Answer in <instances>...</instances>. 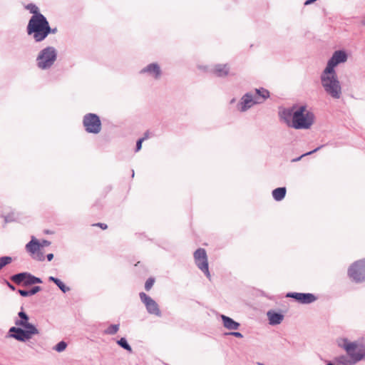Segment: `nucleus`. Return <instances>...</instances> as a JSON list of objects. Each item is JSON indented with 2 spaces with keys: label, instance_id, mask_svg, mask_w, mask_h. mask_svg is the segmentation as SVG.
<instances>
[{
  "label": "nucleus",
  "instance_id": "nucleus-26",
  "mask_svg": "<svg viewBox=\"0 0 365 365\" xmlns=\"http://www.w3.org/2000/svg\"><path fill=\"white\" fill-rule=\"evenodd\" d=\"M119 329V326L117 324L110 325L108 327L106 332L108 334H115Z\"/></svg>",
  "mask_w": 365,
  "mask_h": 365
},
{
  "label": "nucleus",
  "instance_id": "nucleus-22",
  "mask_svg": "<svg viewBox=\"0 0 365 365\" xmlns=\"http://www.w3.org/2000/svg\"><path fill=\"white\" fill-rule=\"evenodd\" d=\"M41 290V287L38 286L34 287L30 290H23V289H19L18 292L22 296V297H28L31 296L37 292H38Z\"/></svg>",
  "mask_w": 365,
  "mask_h": 365
},
{
  "label": "nucleus",
  "instance_id": "nucleus-25",
  "mask_svg": "<svg viewBox=\"0 0 365 365\" xmlns=\"http://www.w3.org/2000/svg\"><path fill=\"white\" fill-rule=\"evenodd\" d=\"M12 261L10 257H0V270L6 265L10 264Z\"/></svg>",
  "mask_w": 365,
  "mask_h": 365
},
{
  "label": "nucleus",
  "instance_id": "nucleus-34",
  "mask_svg": "<svg viewBox=\"0 0 365 365\" xmlns=\"http://www.w3.org/2000/svg\"><path fill=\"white\" fill-rule=\"evenodd\" d=\"M319 149V148H317L314 149V150H312V151L308 152V153H305V154L302 155L299 158V159H300L301 158H302L303 156H304V155H311V154H312V153H315V152H316V151H317Z\"/></svg>",
  "mask_w": 365,
  "mask_h": 365
},
{
  "label": "nucleus",
  "instance_id": "nucleus-12",
  "mask_svg": "<svg viewBox=\"0 0 365 365\" xmlns=\"http://www.w3.org/2000/svg\"><path fill=\"white\" fill-rule=\"evenodd\" d=\"M347 56L344 51H335L331 58V59L328 61L326 69L334 71V67L340 63H344L346 61Z\"/></svg>",
  "mask_w": 365,
  "mask_h": 365
},
{
  "label": "nucleus",
  "instance_id": "nucleus-30",
  "mask_svg": "<svg viewBox=\"0 0 365 365\" xmlns=\"http://www.w3.org/2000/svg\"><path fill=\"white\" fill-rule=\"evenodd\" d=\"M145 140V138H142L139 139L136 143V151H138L141 149L142 143Z\"/></svg>",
  "mask_w": 365,
  "mask_h": 365
},
{
  "label": "nucleus",
  "instance_id": "nucleus-11",
  "mask_svg": "<svg viewBox=\"0 0 365 365\" xmlns=\"http://www.w3.org/2000/svg\"><path fill=\"white\" fill-rule=\"evenodd\" d=\"M140 298L141 301L145 304L148 312L151 314L160 316V311L158 304L145 293H140Z\"/></svg>",
  "mask_w": 365,
  "mask_h": 365
},
{
  "label": "nucleus",
  "instance_id": "nucleus-14",
  "mask_svg": "<svg viewBox=\"0 0 365 365\" xmlns=\"http://www.w3.org/2000/svg\"><path fill=\"white\" fill-rule=\"evenodd\" d=\"M141 73H148L154 78L158 79L161 75V70L158 64L150 63L145 67L141 71Z\"/></svg>",
  "mask_w": 365,
  "mask_h": 365
},
{
  "label": "nucleus",
  "instance_id": "nucleus-16",
  "mask_svg": "<svg viewBox=\"0 0 365 365\" xmlns=\"http://www.w3.org/2000/svg\"><path fill=\"white\" fill-rule=\"evenodd\" d=\"M221 318L222 319L224 327L227 329L236 330L239 328L240 324L235 322L232 319L225 315H222Z\"/></svg>",
  "mask_w": 365,
  "mask_h": 365
},
{
  "label": "nucleus",
  "instance_id": "nucleus-4",
  "mask_svg": "<svg viewBox=\"0 0 365 365\" xmlns=\"http://www.w3.org/2000/svg\"><path fill=\"white\" fill-rule=\"evenodd\" d=\"M57 53L53 47L48 46L40 51L37 58V65L41 69L50 68L56 61Z\"/></svg>",
  "mask_w": 365,
  "mask_h": 365
},
{
  "label": "nucleus",
  "instance_id": "nucleus-3",
  "mask_svg": "<svg viewBox=\"0 0 365 365\" xmlns=\"http://www.w3.org/2000/svg\"><path fill=\"white\" fill-rule=\"evenodd\" d=\"M314 119V114L306 106H300L293 111L292 126L295 129H308L313 124Z\"/></svg>",
  "mask_w": 365,
  "mask_h": 365
},
{
  "label": "nucleus",
  "instance_id": "nucleus-39",
  "mask_svg": "<svg viewBox=\"0 0 365 365\" xmlns=\"http://www.w3.org/2000/svg\"><path fill=\"white\" fill-rule=\"evenodd\" d=\"M143 138H145V139H147L148 138V133H145V136Z\"/></svg>",
  "mask_w": 365,
  "mask_h": 365
},
{
  "label": "nucleus",
  "instance_id": "nucleus-33",
  "mask_svg": "<svg viewBox=\"0 0 365 365\" xmlns=\"http://www.w3.org/2000/svg\"><path fill=\"white\" fill-rule=\"evenodd\" d=\"M228 334L233 335L238 338L242 337V334L240 332H231V333H229Z\"/></svg>",
  "mask_w": 365,
  "mask_h": 365
},
{
  "label": "nucleus",
  "instance_id": "nucleus-37",
  "mask_svg": "<svg viewBox=\"0 0 365 365\" xmlns=\"http://www.w3.org/2000/svg\"><path fill=\"white\" fill-rule=\"evenodd\" d=\"M49 280H50V281H52V282H53L55 283V281L58 280V279H56V278H55V277H49Z\"/></svg>",
  "mask_w": 365,
  "mask_h": 365
},
{
  "label": "nucleus",
  "instance_id": "nucleus-38",
  "mask_svg": "<svg viewBox=\"0 0 365 365\" xmlns=\"http://www.w3.org/2000/svg\"><path fill=\"white\" fill-rule=\"evenodd\" d=\"M6 283H7V285L9 286V287L11 289H12V290H14V289H15L14 287L12 284H10L9 282H7Z\"/></svg>",
  "mask_w": 365,
  "mask_h": 365
},
{
  "label": "nucleus",
  "instance_id": "nucleus-1",
  "mask_svg": "<svg viewBox=\"0 0 365 365\" xmlns=\"http://www.w3.org/2000/svg\"><path fill=\"white\" fill-rule=\"evenodd\" d=\"M51 32L48 21L43 15L32 16L27 25V33L36 42L43 41Z\"/></svg>",
  "mask_w": 365,
  "mask_h": 365
},
{
  "label": "nucleus",
  "instance_id": "nucleus-7",
  "mask_svg": "<svg viewBox=\"0 0 365 365\" xmlns=\"http://www.w3.org/2000/svg\"><path fill=\"white\" fill-rule=\"evenodd\" d=\"M194 259L197 267L205 273L207 278L210 279L206 251L202 248L197 249L194 252Z\"/></svg>",
  "mask_w": 365,
  "mask_h": 365
},
{
  "label": "nucleus",
  "instance_id": "nucleus-31",
  "mask_svg": "<svg viewBox=\"0 0 365 365\" xmlns=\"http://www.w3.org/2000/svg\"><path fill=\"white\" fill-rule=\"evenodd\" d=\"M93 226L98 227L102 230H106L108 228V225L106 224L101 222L93 224Z\"/></svg>",
  "mask_w": 365,
  "mask_h": 365
},
{
  "label": "nucleus",
  "instance_id": "nucleus-23",
  "mask_svg": "<svg viewBox=\"0 0 365 365\" xmlns=\"http://www.w3.org/2000/svg\"><path fill=\"white\" fill-rule=\"evenodd\" d=\"M25 8L30 11V13L33 14V16L36 15H43L39 12L38 8L34 4H27Z\"/></svg>",
  "mask_w": 365,
  "mask_h": 365
},
{
  "label": "nucleus",
  "instance_id": "nucleus-27",
  "mask_svg": "<svg viewBox=\"0 0 365 365\" xmlns=\"http://www.w3.org/2000/svg\"><path fill=\"white\" fill-rule=\"evenodd\" d=\"M154 283H155V279L153 277L148 278L145 283V290L149 291L153 287Z\"/></svg>",
  "mask_w": 365,
  "mask_h": 365
},
{
  "label": "nucleus",
  "instance_id": "nucleus-6",
  "mask_svg": "<svg viewBox=\"0 0 365 365\" xmlns=\"http://www.w3.org/2000/svg\"><path fill=\"white\" fill-rule=\"evenodd\" d=\"M83 124L86 130L90 133L97 134L101 130L99 117L94 113H88L83 117Z\"/></svg>",
  "mask_w": 365,
  "mask_h": 365
},
{
  "label": "nucleus",
  "instance_id": "nucleus-21",
  "mask_svg": "<svg viewBox=\"0 0 365 365\" xmlns=\"http://www.w3.org/2000/svg\"><path fill=\"white\" fill-rule=\"evenodd\" d=\"M255 93V98H259L261 103L269 97V92L264 88L256 89Z\"/></svg>",
  "mask_w": 365,
  "mask_h": 365
},
{
  "label": "nucleus",
  "instance_id": "nucleus-10",
  "mask_svg": "<svg viewBox=\"0 0 365 365\" xmlns=\"http://www.w3.org/2000/svg\"><path fill=\"white\" fill-rule=\"evenodd\" d=\"M11 279L14 283L17 284H22L24 286L41 283V280L39 278L32 276L26 272L13 275Z\"/></svg>",
  "mask_w": 365,
  "mask_h": 365
},
{
  "label": "nucleus",
  "instance_id": "nucleus-17",
  "mask_svg": "<svg viewBox=\"0 0 365 365\" xmlns=\"http://www.w3.org/2000/svg\"><path fill=\"white\" fill-rule=\"evenodd\" d=\"M212 71L217 76H226L229 73V67L227 64H218L215 66Z\"/></svg>",
  "mask_w": 365,
  "mask_h": 365
},
{
  "label": "nucleus",
  "instance_id": "nucleus-18",
  "mask_svg": "<svg viewBox=\"0 0 365 365\" xmlns=\"http://www.w3.org/2000/svg\"><path fill=\"white\" fill-rule=\"evenodd\" d=\"M19 317L21 318L19 320H16L15 324L16 326L23 327L25 329H29L30 326H34L29 322V317L24 312H20Z\"/></svg>",
  "mask_w": 365,
  "mask_h": 365
},
{
  "label": "nucleus",
  "instance_id": "nucleus-36",
  "mask_svg": "<svg viewBox=\"0 0 365 365\" xmlns=\"http://www.w3.org/2000/svg\"><path fill=\"white\" fill-rule=\"evenodd\" d=\"M316 1L317 0H307V1H305L304 4L305 5H309V4L313 3V2Z\"/></svg>",
  "mask_w": 365,
  "mask_h": 365
},
{
  "label": "nucleus",
  "instance_id": "nucleus-28",
  "mask_svg": "<svg viewBox=\"0 0 365 365\" xmlns=\"http://www.w3.org/2000/svg\"><path fill=\"white\" fill-rule=\"evenodd\" d=\"M66 346H67V344H66V342H64V341H60L59 343H58V344L56 345V346H55L54 349H55L56 351H58V352H61V351H63V350H65V349H66Z\"/></svg>",
  "mask_w": 365,
  "mask_h": 365
},
{
  "label": "nucleus",
  "instance_id": "nucleus-19",
  "mask_svg": "<svg viewBox=\"0 0 365 365\" xmlns=\"http://www.w3.org/2000/svg\"><path fill=\"white\" fill-rule=\"evenodd\" d=\"M267 316L269 324L273 325L280 324L283 319V315L276 312H269Z\"/></svg>",
  "mask_w": 365,
  "mask_h": 365
},
{
  "label": "nucleus",
  "instance_id": "nucleus-8",
  "mask_svg": "<svg viewBox=\"0 0 365 365\" xmlns=\"http://www.w3.org/2000/svg\"><path fill=\"white\" fill-rule=\"evenodd\" d=\"M26 250L34 260H44V253L39 245V241L36 237H31V241L26 245Z\"/></svg>",
  "mask_w": 365,
  "mask_h": 365
},
{
  "label": "nucleus",
  "instance_id": "nucleus-13",
  "mask_svg": "<svg viewBox=\"0 0 365 365\" xmlns=\"http://www.w3.org/2000/svg\"><path fill=\"white\" fill-rule=\"evenodd\" d=\"M287 297L294 298L298 302L302 304H309L314 302L317 299V297L310 293H297V292H291L287 294Z\"/></svg>",
  "mask_w": 365,
  "mask_h": 365
},
{
  "label": "nucleus",
  "instance_id": "nucleus-24",
  "mask_svg": "<svg viewBox=\"0 0 365 365\" xmlns=\"http://www.w3.org/2000/svg\"><path fill=\"white\" fill-rule=\"evenodd\" d=\"M118 344L129 352H132V349L130 346L128 344L126 339L125 338H121L120 340L118 341Z\"/></svg>",
  "mask_w": 365,
  "mask_h": 365
},
{
  "label": "nucleus",
  "instance_id": "nucleus-20",
  "mask_svg": "<svg viewBox=\"0 0 365 365\" xmlns=\"http://www.w3.org/2000/svg\"><path fill=\"white\" fill-rule=\"evenodd\" d=\"M287 190L285 187H278L272 191V196L277 201H280L285 197Z\"/></svg>",
  "mask_w": 365,
  "mask_h": 365
},
{
  "label": "nucleus",
  "instance_id": "nucleus-40",
  "mask_svg": "<svg viewBox=\"0 0 365 365\" xmlns=\"http://www.w3.org/2000/svg\"><path fill=\"white\" fill-rule=\"evenodd\" d=\"M56 29H51V33L54 34V33L56 32Z\"/></svg>",
  "mask_w": 365,
  "mask_h": 365
},
{
  "label": "nucleus",
  "instance_id": "nucleus-35",
  "mask_svg": "<svg viewBox=\"0 0 365 365\" xmlns=\"http://www.w3.org/2000/svg\"><path fill=\"white\" fill-rule=\"evenodd\" d=\"M46 257H47V259L48 261H51L53 259V255L51 254H51H48Z\"/></svg>",
  "mask_w": 365,
  "mask_h": 365
},
{
  "label": "nucleus",
  "instance_id": "nucleus-29",
  "mask_svg": "<svg viewBox=\"0 0 365 365\" xmlns=\"http://www.w3.org/2000/svg\"><path fill=\"white\" fill-rule=\"evenodd\" d=\"M55 284L63 292H66L69 290V288L67 287L61 280L55 281Z\"/></svg>",
  "mask_w": 365,
  "mask_h": 365
},
{
  "label": "nucleus",
  "instance_id": "nucleus-5",
  "mask_svg": "<svg viewBox=\"0 0 365 365\" xmlns=\"http://www.w3.org/2000/svg\"><path fill=\"white\" fill-rule=\"evenodd\" d=\"M11 336L21 341H25L32 338L34 335L38 334V330L35 326H30L29 329H22L13 327L9 329Z\"/></svg>",
  "mask_w": 365,
  "mask_h": 365
},
{
  "label": "nucleus",
  "instance_id": "nucleus-2",
  "mask_svg": "<svg viewBox=\"0 0 365 365\" xmlns=\"http://www.w3.org/2000/svg\"><path fill=\"white\" fill-rule=\"evenodd\" d=\"M322 85L332 98L338 99L341 95V87L334 71L324 69L321 76Z\"/></svg>",
  "mask_w": 365,
  "mask_h": 365
},
{
  "label": "nucleus",
  "instance_id": "nucleus-15",
  "mask_svg": "<svg viewBox=\"0 0 365 365\" xmlns=\"http://www.w3.org/2000/svg\"><path fill=\"white\" fill-rule=\"evenodd\" d=\"M261 101L259 98H255V96L253 97L250 94H246L242 98V110H245L247 108H250L252 105L255 103H260Z\"/></svg>",
  "mask_w": 365,
  "mask_h": 365
},
{
  "label": "nucleus",
  "instance_id": "nucleus-32",
  "mask_svg": "<svg viewBox=\"0 0 365 365\" xmlns=\"http://www.w3.org/2000/svg\"><path fill=\"white\" fill-rule=\"evenodd\" d=\"M39 245H41V247L43 250V248L44 247L49 246L51 245V242L48 240H42L41 242H39Z\"/></svg>",
  "mask_w": 365,
  "mask_h": 365
},
{
  "label": "nucleus",
  "instance_id": "nucleus-9",
  "mask_svg": "<svg viewBox=\"0 0 365 365\" xmlns=\"http://www.w3.org/2000/svg\"><path fill=\"white\" fill-rule=\"evenodd\" d=\"M349 276L355 282L365 279V260H360L353 264L349 269Z\"/></svg>",
  "mask_w": 365,
  "mask_h": 365
}]
</instances>
